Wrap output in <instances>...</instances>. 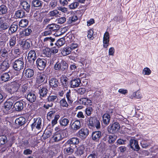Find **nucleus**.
Wrapping results in <instances>:
<instances>
[{"label": "nucleus", "instance_id": "nucleus-1", "mask_svg": "<svg viewBox=\"0 0 158 158\" xmlns=\"http://www.w3.org/2000/svg\"><path fill=\"white\" fill-rule=\"evenodd\" d=\"M19 87V84L16 82L8 83L6 85V89L10 94L16 92Z\"/></svg>", "mask_w": 158, "mask_h": 158}, {"label": "nucleus", "instance_id": "nucleus-2", "mask_svg": "<svg viewBox=\"0 0 158 158\" xmlns=\"http://www.w3.org/2000/svg\"><path fill=\"white\" fill-rule=\"evenodd\" d=\"M24 66V63L22 58H19L16 60L13 64V67L15 70L19 71L23 69Z\"/></svg>", "mask_w": 158, "mask_h": 158}, {"label": "nucleus", "instance_id": "nucleus-3", "mask_svg": "<svg viewBox=\"0 0 158 158\" xmlns=\"http://www.w3.org/2000/svg\"><path fill=\"white\" fill-rule=\"evenodd\" d=\"M79 143V139L76 138H73L70 140L68 141L65 143V146L67 148H75L77 147Z\"/></svg>", "mask_w": 158, "mask_h": 158}, {"label": "nucleus", "instance_id": "nucleus-4", "mask_svg": "<svg viewBox=\"0 0 158 158\" xmlns=\"http://www.w3.org/2000/svg\"><path fill=\"white\" fill-rule=\"evenodd\" d=\"M102 149V152L103 155L101 158H109L110 156H114L115 154L113 149Z\"/></svg>", "mask_w": 158, "mask_h": 158}, {"label": "nucleus", "instance_id": "nucleus-5", "mask_svg": "<svg viewBox=\"0 0 158 158\" xmlns=\"http://www.w3.org/2000/svg\"><path fill=\"white\" fill-rule=\"evenodd\" d=\"M89 125L91 127H95L97 129L100 127V122L96 117H91L89 120Z\"/></svg>", "mask_w": 158, "mask_h": 158}, {"label": "nucleus", "instance_id": "nucleus-6", "mask_svg": "<svg viewBox=\"0 0 158 158\" xmlns=\"http://www.w3.org/2000/svg\"><path fill=\"white\" fill-rule=\"evenodd\" d=\"M7 20L5 18H0V28L2 30H6L9 27L10 24Z\"/></svg>", "mask_w": 158, "mask_h": 158}, {"label": "nucleus", "instance_id": "nucleus-7", "mask_svg": "<svg viewBox=\"0 0 158 158\" xmlns=\"http://www.w3.org/2000/svg\"><path fill=\"white\" fill-rule=\"evenodd\" d=\"M119 123L116 122L109 126L108 131L110 133L113 134L116 133L119 129Z\"/></svg>", "mask_w": 158, "mask_h": 158}, {"label": "nucleus", "instance_id": "nucleus-8", "mask_svg": "<svg viewBox=\"0 0 158 158\" xmlns=\"http://www.w3.org/2000/svg\"><path fill=\"white\" fill-rule=\"evenodd\" d=\"M34 123L31 124V128L33 129L35 127L38 130H40L42 126V119L40 118H34Z\"/></svg>", "mask_w": 158, "mask_h": 158}, {"label": "nucleus", "instance_id": "nucleus-9", "mask_svg": "<svg viewBox=\"0 0 158 158\" xmlns=\"http://www.w3.org/2000/svg\"><path fill=\"white\" fill-rule=\"evenodd\" d=\"M47 61L44 59L38 58L36 60V64L40 70H42L45 68Z\"/></svg>", "mask_w": 158, "mask_h": 158}, {"label": "nucleus", "instance_id": "nucleus-10", "mask_svg": "<svg viewBox=\"0 0 158 158\" xmlns=\"http://www.w3.org/2000/svg\"><path fill=\"white\" fill-rule=\"evenodd\" d=\"M72 52L75 54H78L79 52L78 44L75 42L72 43L69 46Z\"/></svg>", "mask_w": 158, "mask_h": 158}, {"label": "nucleus", "instance_id": "nucleus-11", "mask_svg": "<svg viewBox=\"0 0 158 158\" xmlns=\"http://www.w3.org/2000/svg\"><path fill=\"white\" fill-rule=\"evenodd\" d=\"M49 83L50 86L52 89H56L58 87L59 82L56 78L53 77L49 80Z\"/></svg>", "mask_w": 158, "mask_h": 158}, {"label": "nucleus", "instance_id": "nucleus-12", "mask_svg": "<svg viewBox=\"0 0 158 158\" xmlns=\"http://www.w3.org/2000/svg\"><path fill=\"white\" fill-rule=\"evenodd\" d=\"M12 71H10L7 73H4L2 74L1 77V80L4 82H6L10 80V76H11V73Z\"/></svg>", "mask_w": 158, "mask_h": 158}, {"label": "nucleus", "instance_id": "nucleus-13", "mask_svg": "<svg viewBox=\"0 0 158 158\" xmlns=\"http://www.w3.org/2000/svg\"><path fill=\"white\" fill-rule=\"evenodd\" d=\"M47 80L46 76L43 73H41L38 75L36 77V83L38 84H40L44 81Z\"/></svg>", "mask_w": 158, "mask_h": 158}, {"label": "nucleus", "instance_id": "nucleus-14", "mask_svg": "<svg viewBox=\"0 0 158 158\" xmlns=\"http://www.w3.org/2000/svg\"><path fill=\"white\" fill-rule=\"evenodd\" d=\"M23 74L27 78H31L34 74L33 70L30 69H24L23 71Z\"/></svg>", "mask_w": 158, "mask_h": 158}, {"label": "nucleus", "instance_id": "nucleus-15", "mask_svg": "<svg viewBox=\"0 0 158 158\" xmlns=\"http://www.w3.org/2000/svg\"><path fill=\"white\" fill-rule=\"evenodd\" d=\"M13 106V103L11 100L6 101L4 104V110L7 111H9L10 110Z\"/></svg>", "mask_w": 158, "mask_h": 158}, {"label": "nucleus", "instance_id": "nucleus-16", "mask_svg": "<svg viewBox=\"0 0 158 158\" xmlns=\"http://www.w3.org/2000/svg\"><path fill=\"white\" fill-rule=\"evenodd\" d=\"M89 131L86 128H84L80 130V138L81 139H84L89 134Z\"/></svg>", "mask_w": 158, "mask_h": 158}, {"label": "nucleus", "instance_id": "nucleus-17", "mask_svg": "<svg viewBox=\"0 0 158 158\" xmlns=\"http://www.w3.org/2000/svg\"><path fill=\"white\" fill-rule=\"evenodd\" d=\"M64 133H54L53 136V139L55 142H58L61 140L65 136Z\"/></svg>", "mask_w": 158, "mask_h": 158}, {"label": "nucleus", "instance_id": "nucleus-18", "mask_svg": "<svg viewBox=\"0 0 158 158\" xmlns=\"http://www.w3.org/2000/svg\"><path fill=\"white\" fill-rule=\"evenodd\" d=\"M36 58V55L34 50H30L28 54L27 58L30 60L34 61Z\"/></svg>", "mask_w": 158, "mask_h": 158}, {"label": "nucleus", "instance_id": "nucleus-19", "mask_svg": "<svg viewBox=\"0 0 158 158\" xmlns=\"http://www.w3.org/2000/svg\"><path fill=\"white\" fill-rule=\"evenodd\" d=\"M26 98L28 101L31 102H34L36 99V96L35 94L31 92H30L28 94Z\"/></svg>", "mask_w": 158, "mask_h": 158}, {"label": "nucleus", "instance_id": "nucleus-20", "mask_svg": "<svg viewBox=\"0 0 158 158\" xmlns=\"http://www.w3.org/2000/svg\"><path fill=\"white\" fill-rule=\"evenodd\" d=\"M129 145L131 148H140L138 141L134 139H130Z\"/></svg>", "mask_w": 158, "mask_h": 158}, {"label": "nucleus", "instance_id": "nucleus-21", "mask_svg": "<svg viewBox=\"0 0 158 158\" xmlns=\"http://www.w3.org/2000/svg\"><path fill=\"white\" fill-rule=\"evenodd\" d=\"M103 123L108 125L110 122V115L107 113L104 114L102 116Z\"/></svg>", "mask_w": 158, "mask_h": 158}, {"label": "nucleus", "instance_id": "nucleus-22", "mask_svg": "<svg viewBox=\"0 0 158 158\" xmlns=\"http://www.w3.org/2000/svg\"><path fill=\"white\" fill-rule=\"evenodd\" d=\"M47 27L48 29L50 30L52 32L56 31L59 28V26L54 23L49 24Z\"/></svg>", "mask_w": 158, "mask_h": 158}, {"label": "nucleus", "instance_id": "nucleus-23", "mask_svg": "<svg viewBox=\"0 0 158 158\" xmlns=\"http://www.w3.org/2000/svg\"><path fill=\"white\" fill-rule=\"evenodd\" d=\"M9 67L8 62L6 61H4L1 63L0 65V69L3 71L6 70Z\"/></svg>", "mask_w": 158, "mask_h": 158}, {"label": "nucleus", "instance_id": "nucleus-24", "mask_svg": "<svg viewBox=\"0 0 158 158\" xmlns=\"http://www.w3.org/2000/svg\"><path fill=\"white\" fill-rule=\"evenodd\" d=\"M21 6L27 12H28L30 10V4L26 1H23L21 2Z\"/></svg>", "mask_w": 158, "mask_h": 158}, {"label": "nucleus", "instance_id": "nucleus-25", "mask_svg": "<svg viewBox=\"0 0 158 158\" xmlns=\"http://www.w3.org/2000/svg\"><path fill=\"white\" fill-rule=\"evenodd\" d=\"M101 135V132L100 131H96L93 132L92 135L93 140H98Z\"/></svg>", "mask_w": 158, "mask_h": 158}, {"label": "nucleus", "instance_id": "nucleus-26", "mask_svg": "<svg viewBox=\"0 0 158 158\" xmlns=\"http://www.w3.org/2000/svg\"><path fill=\"white\" fill-rule=\"evenodd\" d=\"M48 91L47 89L45 87H40L39 89V93L40 97H44L47 94Z\"/></svg>", "mask_w": 158, "mask_h": 158}, {"label": "nucleus", "instance_id": "nucleus-27", "mask_svg": "<svg viewBox=\"0 0 158 158\" xmlns=\"http://www.w3.org/2000/svg\"><path fill=\"white\" fill-rule=\"evenodd\" d=\"M25 118L23 117H21L16 118L15 122L16 124H18L20 126H21L25 123Z\"/></svg>", "mask_w": 158, "mask_h": 158}, {"label": "nucleus", "instance_id": "nucleus-28", "mask_svg": "<svg viewBox=\"0 0 158 158\" xmlns=\"http://www.w3.org/2000/svg\"><path fill=\"white\" fill-rule=\"evenodd\" d=\"M52 131L51 130L47 129L45 130L42 137L44 139L49 138L52 135Z\"/></svg>", "mask_w": 158, "mask_h": 158}, {"label": "nucleus", "instance_id": "nucleus-29", "mask_svg": "<svg viewBox=\"0 0 158 158\" xmlns=\"http://www.w3.org/2000/svg\"><path fill=\"white\" fill-rule=\"evenodd\" d=\"M15 110L18 111H21L23 108V104L21 102H16L14 106Z\"/></svg>", "mask_w": 158, "mask_h": 158}, {"label": "nucleus", "instance_id": "nucleus-30", "mask_svg": "<svg viewBox=\"0 0 158 158\" xmlns=\"http://www.w3.org/2000/svg\"><path fill=\"white\" fill-rule=\"evenodd\" d=\"M42 2L39 0H33L31 2V6L35 7H41Z\"/></svg>", "mask_w": 158, "mask_h": 158}, {"label": "nucleus", "instance_id": "nucleus-31", "mask_svg": "<svg viewBox=\"0 0 158 158\" xmlns=\"http://www.w3.org/2000/svg\"><path fill=\"white\" fill-rule=\"evenodd\" d=\"M59 12L56 10H54L49 12L48 15L53 18H57L60 15Z\"/></svg>", "mask_w": 158, "mask_h": 158}, {"label": "nucleus", "instance_id": "nucleus-32", "mask_svg": "<svg viewBox=\"0 0 158 158\" xmlns=\"http://www.w3.org/2000/svg\"><path fill=\"white\" fill-rule=\"evenodd\" d=\"M28 23V20L26 19H22L19 22V26L22 28H24L27 27Z\"/></svg>", "mask_w": 158, "mask_h": 158}, {"label": "nucleus", "instance_id": "nucleus-33", "mask_svg": "<svg viewBox=\"0 0 158 158\" xmlns=\"http://www.w3.org/2000/svg\"><path fill=\"white\" fill-rule=\"evenodd\" d=\"M8 55V52L7 49L5 48H1L0 51V56L1 57H6Z\"/></svg>", "mask_w": 158, "mask_h": 158}, {"label": "nucleus", "instance_id": "nucleus-34", "mask_svg": "<svg viewBox=\"0 0 158 158\" xmlns=\"http://www.w3.org/2000/svg\"><path fill=\"white\" fill-rule=\"evenodd\" d=\"M61 70L62 71L66 70L68 67V64L64 60H62L60 62Z\"/></svg>", "mask_w": 158, "mask_h": 158}, {"label": "nucleus", "instance_id": "nucleus-35", "mask_svg": "<svg viewBox=\"0 0 158 158\" xmlns=\"http://www.w3.org/2000/svg\"><path fill=\"white\" fill-rule=\"evenodd\" d=\"M134 149V151L138 152L139 154L145 156H148L150 154V153L148 151L143 150H142V149Z\"/></svg>", "mask_w": 158, "mask_h": 158}, {"label": "nucleus", "instance_id": "nucleus-36", "mask_svg": "<svg viewBox=\"0 0 158 158\" xmlns=\"http://www.w3.org/2000/svg\"><path fill=\"white\" fill-rule=\"evenodd\" d=\"M72 51L69 47H66L61 51V53L64 56H65L70 54Z\"/></svg>", "mask_w": 158, "mask_h": 158}, {"label": "nucleus", "instance_id": "nucleus-37", "mask_svg": "<svg viewBox=\"0 0 158 158\" xmlns=\"http://www.w3.org/2000/svg\"><path fill=\"white\" fill-rule=\"evenodd\" d=\"M77 79H74L72 80L71 82V87L73 88L78 87L79 86V82H78Z\"/></svg>", "mask_w": 158, "mask_h": 158}, {"label": "nucleus", "instance_id": "nucleus-38", "mask_svg": "<svg viewBox=\"0 0 158 158\" xmlns=\"http://www.w3.org/2000/svg\"><path fill=\"white\" fill-rule=\"evenodd\" d=\"M15 15L18 18H22L25 15V12L22 10H17L15 13Z\"/></svg>", "mask_w": 158, "mask_h": 158}, {"label": "nucleus", "instance_id": "nucleus-39", "mask_svg": "<svg viewBox=\"0 0 158 158\" xmlns=\"http://www.w3.org/2000/svg\"><path fill=\"white\" fill-rule=\"evenodd\" d=\"M16 43V38L15 36L11 37L9 41V44L11 48H12Z\"/></svg>", "mask_w": 158, "mask_h": 158}, {"label": "nucleus", "instance_id": "nucleus-40", "mask_svg": "<svg viewBox=\"0 0 158 158\" xmlns=\"http://www.w3.org/2000/svg\"><path fill=\"white\" fill-rule=\"evenodd\" d=\"M43 53L44 55V56L49 57L51 55L52 52L51 51L50 49V48H46L43 50Z\"/></svg>", "mask_w": 158, "mask_h": 158}, {"label": "nucleus", "instance_id": "nucleus-41", "mask_svg": "<svg viewBox=\"0 0 158 158\" xmlns=\"http://www.w3.org/2000/svg\"><path fill=\"white\" fill-rule=\"evenodd\" d=\"M18 28V25L15 24H12L9 28V31H10L11 33L12 34L17 31Z\"/></svg>", "mask_w": 158, "mask_h": 158}, {"label": "nucleus", "instance_id": "nucleus-42", "mask_svg": "<svg viewBox=\"0 0 158 158\" xmlns=\"http://www.w3.org/2000/svg\"><path fill=\"white\" fill-rule=\"evenodd\" d=\"M7 141V139L6 136L2 135L0 136V144H5Z\"/></svg>", "mask_w": 158, "mask_h": 158}, {"label": "nucleus", "instance_id": "nucleus-43", "mask_svg": "<svg viewBox=\"0 0 158 158\" xmlns=\"http://www.w3.org/2000/svg\"><path fill=\"white\" fill-rule=\"evenodd\" d=\"M65 42V40L63 38H61L59 39L56 42V44L58 47H60L63 45Z\"/></svg>", "mask_w": 158, "mask_h": 158}, {"label": "nucleus", "instance_id": "nucleus-44", "mask_svg": "<svg viewBox=\"0 0 158 158\" xmlns=\"http://www.w3.org/2000/svg\"><path fill=\"white\" fill-rule=\"evenodd\" d=\"M45 150H44L45 151H46L47 150V149H44ZM53 151L50 150H48L47 152H46L47 154V156L48 158H52L55 155V153Z\"/></svg>", "mask_w": 158, "mask_h": 158}, {"label": "nucleus", "instance_id": "nucleus-45", "mask_svg": "<svg viewBox=\"0 0 158 158\" xmlns=\"http://www.w3.org/2000/svg\"><path fill=\"white\" fill-rule=\"evenodd\" d=\"M55 133H64V131L62 129L61 126H58L54 128Z\"/></svg>", "mask_w": 158, "mask_h": 158}, {"label": "nucleus", "instance_id": "nucleus-46", "mask_svg": "<svg viewBox=\"0 0 158 158\" xmlns=\"http://www.w3.org/2000/svg\"><path fill=\"white\" fill-rule=\"evenodd\" d=\"M7 9L6 6L4 5L0 6V13L2 14H6L7 12Z\"/></svg>", "mask_w": 158, "mask_h": 158}, {"label": "nucleus", "instance_id": "nucleus-47", "mask_svg": "<svg viewBox=\"0 0 158 158\" xmlns=\"http://www.w3.org/2000/svg\"><path fill=\"white\" fill-rule=\"evenodd\" d=\"M68 78L66 77L63 76L60 78V81L62 85L66 86L68 84Z\"/></svg>", "mask_w": 158, "mask_h": 158}, {"label": "nucleus", "instance_id": "nucleus-48", "mask_svg": "<svg viewBox=\"0 0 158 158\" xmlns=\"http://www.w3.org/2000/svg\"><path fill=\"white\" fill-rule=\"evenodd\" d=\"M69 122V120L65 118H62L60 120V125L63 126H66Z\"/></svg>", "mask_w": 158, "mask_h": 158}, {"label": "nucleus", "instance_id": "nucleus-49", "mask_svg": "<svg viewBox=\"0 0 158 158\" xmlns=\"http://www.w3.org/2000/svg\"><path fill=\"white\" fill-rule=\"evenodd\" d=\"M60 104L61 107H67L68 106V104L65 98H63L60 101Z\"/></svg>", "mask_w": 158, "mask_h": 158}, {"label": "nucleus", "instance_id": "nucleus-50", "mask_svg": "<svg viewBox=\"0 0 158 158\" xmlns=\"http://www.w3.org/2000/svg\"><path fill=\"white\" fill-rule=\"evenodd\" d=\"M47 99L48 102H53L56 100H58V98L56 95H50L48 97Z\"/></svg>", "mask_w": 158, "mask_h": 158}, {"label": "nucleus", "instance_id": "nucleus-51", "mask_svg": "<svg viewBox=\"0 0 158 158\" xmlns=\"http://www.w3.org/2000/svg\"><path fill=\"white\" fill-rule=\"evenodd\" d=\"M94 33L93 30L91 29H90L88 31L87 37L90 40H93L94 38L93 37Z\"/></svg>", "mask_w": 158, "mask_h": 158}, {"label": "nucleus", "instance_id": "nucleus-52", "mask_svg": "<svg viewBox=\"0 0 158 158\" xmlns=\"http://www.w3.org/2000/svg\"><path fill=\"white\" fill-rule=\"evenodd\" d=\"M132 96L134 97H135L137 99H140L142 98V95L141 93L138 91L133 93Z\"/></svg>", "mask_w": 158, "mask_h": 158}, {"label": "nucleus", "instance_id": "nucleus-53", "mask_svg": "<svg viewBox=\"0 0 158 158\" xmlns=\"http://www.w3.org/2000/svg\"><path fill=\"white\" fill-rule=\"evenodd\" d=\"M60 117V116L58 114H56L55 115L54 119L51 122V124L52 126H54L57 123V121Z\"/></svg>", "mask_w": 158, "mask_h": 158}, {"label": "nucleus", "instance_id": "nucleus-54", "mask_svg": "<svg viewBox=\"0 0 158 158\" xmlns=\"http://www.w3.org/2000/svg\"><path fill=\"white\" fill-rule=\"evenodd\" d=\"M79 122L77 120L73 122L71 126V127L74 130H76L79 128Z\"/></svg>", "mask_w": 158, "mask_h": 158}, {"label": "nucleus", "instance_id": "nucleus-55", "mask_svg": "<svg viewBox=\"0 0 158 158\" xmlns=\"http://www.w3.org/2000/svg\"><path fill=\"white\" fill-rule=\"evenodd\" d=\"M0 39L2 40V42L4 43L8 39V37L6 33L1 34L0 35Z\"/></svg>", "mask_w": 158, "mask_h": 158}, {"label": "nucleus", "instance_id": "nucleus-56", "mask_svg": "<svg viewBox=\"0 0 158 158\" xmlns=\"http://www.w3.org/2000/svg\"><path fill=\"white\" fill-rule=\"evenodd\" d=\"M57 5V1L56 0H52L50 2L49 6L52 9L55 8Z\"/></svg>", "mask_w": 158, "mask_h": 158}, {"label": "nucleus", "instance_id": "nucleus-57", "mask_svg": "<svg viewBox=\"0 0 158 158\" xmlns=\"http://www.w3.org/2000/svg\"><path fill=\"white\" fill-rule=\"evenodd\" d=\"M78 5V2H75L69 5V7L71 9H74L77 8Z\"/></svg>", "mask_w": 158, "mask_h": 158}, {"label": "nucleus", "instance_id": "nucleus-58", "mask_svg": "<svg viewBox=\"0 0 158 158\" xmlns=\"http://www.w3.org/2000/svg\"><path fill=\"white\" fill-rule=\"evenodd\" d=\"M116 136L114 135H109L108 142L111 143L114 142L116 139Z\"/></svg>", "mask_w": 158, "mask_h": 158}, {"label": "nucleus", "instance_id": "nucleus-59", "mask_svg": "<svg viewBox=\"0 0 158 158\" xmlns=\"http://www.w3.org/2000/svg\"><path fill=\"white\" fill-rule=\"evenodd\" d=\"M142 73L144 75H149L151 73V71L149 68L146 67L143 70Z\"/></svg>", "mask_w": 158, "mask_h": 158}, {"label": "nucleus", "instance_id": "nucleus-60", "mask_svg": "<svg viewBox=\"0 0 158 158\" xmlns=\"http://www.w3.org/2000/svg\"><path fill=\"white\" fill-rule=\"evenodd\" d=\"M32 31L31 29L27 28L25 29L23 31V34L25 36H27L29 35L31 32Z\"/></svg>", "mask_w": 158, "mask_h": 158}, {"label": "nucleus", "instance_id": "nucleus-61", "mask_svg": "<svg viewBox=\"0 0 158 158\" xmlns=\"http://www.w3.org/2000/svg\"><path fill=\"white\" fill-rule=\"evenodd\" d=\"M23 43V44L22 47L23 50L27 49L30 48V44L29 42L27 41H25Z\"/></svg>", "mask_w": 158, "mask_h": 158}, {"label": "nucleus", "instance_id": "nucleus-62", "mask_svg": "<svg viewBox=\"0 0 158 158\" xmlns=\"http://www.w3.org/2000/svg\"><path fill=\"white\" fill-rule=\"evenodd\" d=\"M70 91L69 90L66 94V97L69 103H71L73 102V100L71 99L70 96Z\"/></svg>", "mask_w": 158, "mask_h": 158}, {"label": "nucleus", "instance_id": "nucleus-63", "mask_svg": "<svg viewBox=\"0 0 158 158\" xmlns=\"http://www.w3.org/2000/svg\"><path fill=\"white\" fill-rule=\"evenodd\" d=\"M85 96L84 95V97L80 99V104L85 105L88 101L87 98H85Z\"/></svg>", "mask_w": 158, "mask_h": 158}, {"label": "nucleus", "instance_id": "nucleus-64", "mask_svg": "<svg viewBox=\"0 0 158 158\" xmlns=\"http://www.w3.org/2000/svg\"><path fill=\"white\" fill-rule=\"evenodd\" d=\"M54 40L55 39L51 37H46L44 39V42H46L48 44H49L50 42H54Z\"/></svg>", "mask_w": 158, "mask_h": 158}]
</instances>
